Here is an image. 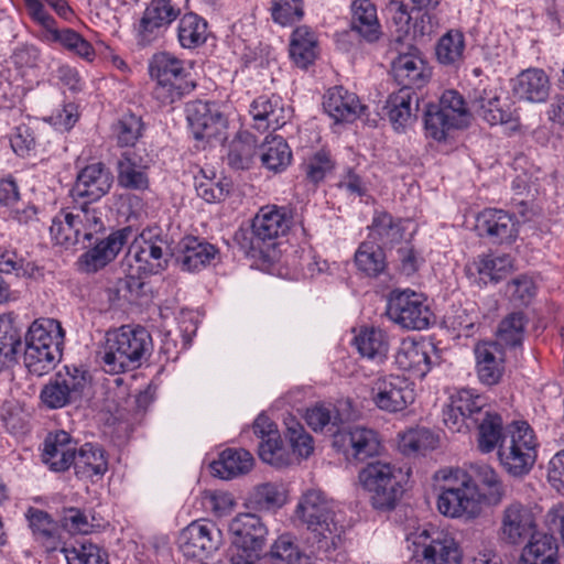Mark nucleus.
I'll return each mask as SVG.
<instances>
[{
  "mask_svg": "<svg viewBox=\"0 0 564 564\" xmlns=\"http://www.w3.org/2000/svg\"><path fill=\"white\" fill-rule=\"evenodd\" d=\"M464 48L465 40L463 33L453 30L448 31L437 43V59L445 65L454 64L462 58Z\"/></svg>",
  "mask_w": 564,
  "mask_h": 564,
  "instance_id": "nucleus-59",
  "label": "nucleus"
},
{
  "mask_svg": "<svg viewBox=\"0 0 564 564\" xmlns=\"http://www.w3.org/2000/svg\"><path fill=\"white\" fill-rule=\"evenodd\" d=\"M68 209L70 212L69 219L75 221L83 243L90 241L94 235L104 230L102 210L94 206L93 203L84 202L68 207Z\"/></svg>",
  "mask_w": 564,
  "mask_h": 564,
  "instance_id": "nucleus-41",
  "label": "nucleus"
},
{
  "mask_svg": "<svg viewBox=\"0 0 564 564\" xmlns=\"http://www.w3.org/2000/svg\"><path fill=\"white\" fill-rule=\"evenodd\" d=\"M303 167L306 178L310 182L317 184L333 171L335 167V161L333 160L329 151L319 150L304 161Z\"/></svg>",
  "mask_w": 564,
  "mask_h": 564,
  "instance_id": "nucleus-63",
  "label": "nucleus"
},
{
  "mask_svg": "<svg viewBox=\"0 0 564 564\" xmlns=\"http://www.w3.org/2000/svg\"><path fill=\"white\" fill-rule=\"evenodd\" d=\"M435 105L448 115V117H453V121H455L460 128L467 124L468 108L464 97L458 91H444L440 101Z\"/></svg>",
  "mask_w": 564,
  "mask_h": 564,
  "instance_id": "nucleus-64",
  "label": "nucleus"
},
{
  "mask_svg": "<svg viewBox=\"0 0 564 564\" xmlns=\"http://www.w3.org/2000/svg\"><path fill=\"white\" fill-rule=\"evenodd\" d=\"M253 433L261 440L258 446L259 457L275 467H284L291 464V457L282 447V441L276 425L264 414L254 420Z\"/></svg>",
  "mask_w": 564,
  "mask_h": 564,
  "instance_id": "nucleus-22",
  "label": "nucleus"
},
{
  "mask_svg": "<svg viewBox=\"0 0 564 564\" xmlns=\"http://www.w3.org/2000/svg\"><path fill=\"white\" fill-rule=\"evenodd\" d=\"M295 516L306 525L307 541L317 552L328 555L343 545L344 524L324 496H304Z\"/></svg>",
  "mask_w": 564,
  "mask_h": 564,
  "instance_id": "nucleus-3",
  "label": "nucleus"
},
{
  "mask_svg": "<svg viewBox=\"0 0 564 564\" xmlns=\"http://www.w3.org/2000/svg\"><path fill=\"white\" fill-rule=\"evenodd\" d=\"M21 347V333L9 319H0V371L15 364Z\"/></svg>",
  "mask_w": 564,
  "mask_h": 564,
  "instance_id": "nucleus-50",
  "label": "nucleus"
},
{
  "mask_svg": "<svg viewBox=\"0 0 564 564\" xmlns=\"http://www.w3.org/2000/svg\"><path fill=\"white\" fill-rule=\"evenodd\" d=\"M29 528L35 541L40 542L47 551H54L59 544V531L56 521L41 509L30 507L25 512Z\"/></svg>",
  "mask_w": 564,
  "mask_h": 564,
  "instance_id": "nucleus-37",
  "label": "nucleus"
},
{
  "mask_svg": "<svg viewBox=\"0 0 564 564\" xmlns=\"http://www.w3.org/2000/svg\"><path fill=\"white\" fill-rule=\"evenodd\" d=\"M469 478V491L480 494L489 491V494H502L503 486L496 470L487 464L470 465L467 470Z\"/></svg>",
  "mask_w": 564,
  "mask_h": 564,
  "instance_id": "nucleus-51",
  "label": "nucleus"
},
{
  "mask_svg": "<svg viewBox=\"0 0 564 564\" xmlns=\"http://www.w3.org/2000/svg\"><path fill=\"white\" fill-rule=\"evenodd\" d=\"M384 109L393 129L404 130L417 118L420 96L415 90L400 88L388 97Z\"/></svg>",
  "mask_w": 564,
  "mask_h": 564,
  "instance_id": "nucleus-28",
  "label": "nucleus"
},
{
  "mask_svg": "<svg viewBox=\"0 0 564 564\" xmlns=\"http://www.w3.org/2000/svg\"><path fill=\"white\" fill-rule=\"evenodd\" d=\"M484 496H437L438 511L451 518H475L481 511Z\"/></svg>",
  "mask_w": 564,
  "mask_h": 564,
  "instance_id": "nucleus-46",
  "label": "nucleus"
},
{
  "mask_svg": "<svg viewBox=\"0 0 564 564\" xmlns=\"http://www.w3.org/2000/svg\"><path fill=\"white\" fill-rule=\"evenodd\" d=\"M437 437L427 429H415L405 432L400 440V448L406 455L424 454L436 447Z\"/></svg>",
  "mask_w": 564,
  "mask_h": 564,
  "instance_id": "nucleus-57",
  "label": "nucleus"
},
{
  "mask_svg": "<svg viewBox=\"0 0 564 564\" xmlns=\"http://www.w3.org/2000/svg\"><path fill=\"white\" fill-rule=\"evenodd\" d=\"M371 234L379 239L383 246L393 245L403 238V229L400 220H397L386 212H377L371 224Z\"/></svg>",
  "mask_w": 564,
  "mask_h": 564,
  "instance_id": "nucleus-55",
  "label": "nucleus"
},
{
  "mask_svg": "<svg viewBox=\"0 0 564 564\" xmlns=\"http://www.w3.org/2000/svg\"><path fill=\"white\" fill-rule=\"evenodd\" d=\"M223 543L221 531L212 522L193 521L178 535V547L186 557L205 558Z\"/></svg>",
  "mask_w": 564,
  "mask_h": 564,
  "instance_id": "nucleus-17",
  "label": "nucleus"
},
{
  "mask_svg": "<svg viewBox=\"0 0 564 564\" xmlns=\"http://www.w3.org/2000/svg\"><path fill=\"white\" fill-rule=\"evenodd\" d=\"M218 254V249L208 241L194 236L184 237L178 243L176 261L183 271L197 272L208 267Z\"/></svg>",
  "mask_w": 564,
  "mask_h": 564,
  "instance_id": "nucleus-27",
  "label": "nucleus"
},
{
  "mask_svg": "<svg viewBox=\"0 0 564 564\" xmlns=\"http://www.w3.org/2000/svg\"><path fill=\"white\" fill-rule=\"evenodd\" d=\"M77 441L63 430L50 432L43 442L42 460L54 471H65L74 463Z\"/></svg>",
  "mask_w": 564,
  "mask_h": 564,
  "instance_id": "nucleus-25",
  "label": "nucleus"
},
{
  "mask_svg": "<svg viewBox=\"0 0 564 564\" xmlns=\"http://www.w3.org/2000/svg\"><path fill=\"white\" fill-rule=\"evenodd\" d=\"M392 73L401 88L411 90L421 89L431 77L424 59L413 53L400 54L392 63Z\"/></svg>",
  "mask_w": 564,
  "mask_h": 564,
  "instance_id": "nucleus-30",
  "label": "nucleus"
},
{
  "mask_svg": "<svg viewBox=\"0 0 564 564\" xmlns=\"http://www.w3.org/2000/svg\"><path fill=\"white\" fill-rule=\"evenodd\" d=\"M476 229L479 236L488 237L494 242H512L518 236V221L502 209L488 208L478 214Z\"/></svg>",
  "mask_w": 564,
  "mask_h": 564,
  "instance_id": "nucleus-24",
  "label": "nucleus"
},
{
  "mask_svg": "<svg viewBox=\"0 0 564 564\" xmlns=\"http://www.w3.org/2000/svg\"><path fill=\"white\" fill-rule=\"evenodd\" d=\"M467 270H475L485 283H498L513 270V259L510 254H482L478 256Z\"/></svg>",
  "mask_w": 564,
  "mask_h": 564,
  "instance_id": "nucleus-43",
  "label": "nucleus"
},
{
  "mask_svg": "<svg viewBox=\"0 0 564 564\" xmlns=\"http://www.w3.org/2000/svg\"><path fill=\"white\" fill-rule=\"evenodd\" d=\"M152 346V337L144 327L121 326L107 333L98 356L106 372L121 373L139 368Z\"/></svg>",
  "mask_w": 564,
  "mask_h": 564,
  "instance_id": "nucleus-4",
  "label": "nucleus"
},
{
  "mask_svg": "<svg viewBox=\"0 0 564 564\" xmlns=\"http://www.w3.org/2000/svg\"><path fill=\"white\" fill-rule=\"evenodd\" d=\"M332 445L348 462H364L378 455L380 449L377 433L359 425L337 429Z\"/></svg>",
  "mask_w": 564,
  "mask_h": 564,
  "instance_id": "nucleus-16",
  "label": "nucleus"
},
{
  "mask_svg": "<svg viewBox=\"0 0 564 564\" xmlns=\"http://www.w3.org/2000/svg\"><path fill=\"white\" fill-rule=\"evenodd\" d=\"M413 544L421 552V564H460L462 552L455 539L435 527L419 530Z\"/></svg>",
  "mask_w": 564,
  "mask_h": 564,
  "instance_id": "nucleus-13",
  "label": "nucleus"
},
{
  "mask_svg": "<svg viewBox=\"0 0 564 564\" xmlns=\"http://www.w3.org/2000/svg\"><path fill=\"white\" fill-rule=\"evenodd\" d=\"M70 212L67 208L62 209L54 216L50 227V234L55 245L68 249L78 243H83L75 221L69 219Z\"/></svg>",
  "mask_w": 564,
  "mask_h": 564,
  "instance_id": "nucleus-49",
  "label": "nucleus"
},
{
  "mask_svg": "<svg viewBox=\"0 0 564 564\" xmlns=\"http://www.w3.org/2000/svg\"><path fill=\"white\" fill-rule=\"evenodd\" d=\"M316 33L307 25L297 26L290 39V57L301 68H306L317 56Z\"/></svg>",
  "mask_w": 564,
  "mask_h": 564,
  "instance_id": "nucleus-38",
  "label": "nucleus"
},
{
  "mask_svg": "<svg viewBox=\"0 0 564 564\" xmlns=\"http://www.w3.org/2000/svg\"><path fill=\"white\" fill-rule=\"evenodd\" d=\"M149 74L155 82L152 95L161 106H170L192 93L196 83L185 62L171 53L160 52L149 62Z\"/></svg>",
  "mask_w": 564,
  "mask_h": 564,
  "instance_id": "nucleus-7",
  "label": "nucleus"
},
{
  "mask_svg": "<svg viewBox=\"0 0 564 564\" xmlns=\"http://www.w3.org/2000/svg\"><path fill=\"white\" fill-rule=\"evenodd\" d=\"M86 371L65 366L53 375L40 392L41 402L51 410L65 408L82 398L87 383Z\"/></svg>",
  "mask_w": 564,
  "mask_h": 564,
  "instance_id": "nucleus-11",
  "label": "nucleus"
},
{
  "mask_svg": "<svg viewBox=\"0 0 564 564\" xmlns=\"http://www.w3.org/2000/svg\"><path fill=\"white\" fill-rule=\"evenodd\" d=\"M270 564H311V558L289 534L280 535L271 545Z\"/></svg>",
  "mask_w": 564,
  "mask_h": 564,
  "instance_id": "nucleus-47",
  "label": "nucleus"
},
{
  "mask_svg": "<svg viewBox=\"0 0 564 564\" xmlns=\"http://www.w3.org/2000/svg\"><path fill=\"white\" fill-rule=\"evenodd\" d=\"M424 128L430 138L442 141L446 139L451 130L460 127L453 121V117H448L435 104H429L424 111Z\"/></svg>",
  "mask_w": 564,
  "mask_h": 564,
  "instance_id": "nucleus-52",
  "label": "nucleus"
},
{
  "mask_svg": "<svg viewBox=\"0 0 564 564\" xmlns=\"http://www.w3.org/2000/svg\"><path fill=\"white\" fill-rule=\"evenodd\" d=\"M113 176L101 162L93 163L82 169L72 189L75 198H85L94 203L104 197L111 188Z\"/></svg>",
  "mask_w": 564,
  "mask_h": 564,
  "instance_id": "nucleus-21",
  "label": "nucleus"
},
{
  "mask_svg": "<svg viewBox=\"0 0 564 564\" xmlns=\"http://www.w3.org/2000/svg\"><path fill=\"white\" fill-rule=\"evenodd\" d=\"M262 166L274 173L283 172L292 161V151L281 135H268L258 149Z\"/></svg>",
  "mask_w": 564,
  "mask_h": 564,
  "instance_id": "nucleus-39",
  "label": "nucleus"
},
{
  "mask_svg": "<svg viewBox=\"0 0 564 564\" xmlns=\"http://www.w3.org/2000/svg\"><path fill=\"white\" fill-rule=\"evenodd\" d=\"M150 164L149 155L147 153L142 154L139 149L122 152L117 162L118 185L132 191L143 192L148 189Z\"/></svg>",
  "mask_w": 564,
  "mask_h": 564,
  "instance_id": "nucleus-20",
  "label": "nucleus"
},
{
  "mask_svg": "<svg viewBox=\"0 0 564 564\" xmlns=\"http://www.w3.org/2000/svg\"><path fill=\"white\" fill-rule=\"evenodd\" d=\"M386 314L401 327L416 330L427 328L433 317L423 295L409 289L390 293Z\"/></svg>",
  "mask_w": 564,
  "mask_h": 564,
  "instance_id": "nucleus-10",
  "label": "nucleus"
},
{
  "mask_svg": "<svg viewBox=\"0 0 564 564\" xmlns=\"http://www.w3.org/2000/svg\"><path fill=\"white\" fill-rule=\"evenodd\" d=\"M0 419L6 430L14 435L28 430L30 414L17 401H6L0 406Z\"/></svg>",
  "mask_w": 564,
  "mask_h": 564,
  "instance_id": "nucleus-60",
  "label": "nucleus"
},
{
  "mask_svg": "<svg viewBox=\"0 0 564 564\" xmlns=\"http://www.w3.org/2000/svg\"><path fill=\"white\" fill-rule=\"evenodd\" d=\"M252 455L243 448H226L218 459L210 463L213 476L224 480H230L248 474L253 467Z\"/></svg>",
  "mask_w": 564,
  "mask_h": 564,
  "instance_id": "nucleus-35",
  "label": "nucleus"
},
{
  "mask_svg": "<svg viewBox=\"0 0 564 564\" xmlns=\"http://www.w3.org/2000/svg\"><path fill=\"white\" fill-rule=\"evenodd\" d=\"M350 26L368 43L377 42L382 30L378 19L377 7L371 0H354L350 4Z\"/></svg>",
  "mask_w": 564,
  "mask_h": 564,
  "instance_id": "nucleus-34",
  "label": "nucleus"
},
{
  "mask_svg": "<svg viewBox=\"0 0 564 564\" xmlns=\"http://www.w3.org/2000/svg\"><path fill=\"white\" fill-rule=\"evenodd\" d=\"M285 496H249L245 505L248 512L232 519L229 531L232 552L259 558L268 535V529L253 511H274L285 503Z\"/></svg>",
  "mask_w": 564,
  "mask_h": 564,
  "instance_id": "nucleus-5",
  "label": "nucleus"
},
{
  "mask_svg": "<svg viewBox=\"0 0 564 564\" xmlns=\"http://www.w3.org/2000/svg\"><path fill=\"white\" fill-rule=\"evenodd\" d=\"M527 325L525 315L522 312H513L507 315L499 324L498 343L509 347L522 344Z\"/></svg>",
  "mask_w": 564,
  "mask_h": 564,
  "instance_id": "nucleus-54",
  "label": "nucleus"
},
{
  "mask_svg": "<svg viewBox=\"0 0 564 564\" xmlns=\"http://www.w3.org/2000/svg\"><path fill=\"white\" fill-rule=\"evenodd\" d=\"M479 380L487 386L497 384L503 373V351L499 343H480L475 347Z\"/></svg>",
  "mask_w": 564,
  "mask_h": 564,
  "instance_id": "nucleus-33",
  "label": "nucleus"
},
{
  "mask_svg": "<svg viewBox=\"0 0 564 564\" xmlns=\"http://www.w3.org/2000/svg\"><path fill=\"white\" fill-rule=\"evenodd\" d=\"M170 256L169 237L160 226H149L135 235L128 252L135 262V270L145 275L162 272Z\"/></svg>",
  "mask_w": 564,
  "mask_h": 564,
  "instance_id": "nucleus-9",
  "label": "nucleus"
},
{
  "mask_svg": "<svg viewBox=\"0 0 564 564\" xmlns=\"http://www.w3.org/2000/svg\"><path fill=\"white\" fill-rule=\"evenodd\" d=\"M501 532L502 539L511 544L531 538L536 532L532 512L521 505H511L505 511Z\"/></svg>",
  "mask_w": 564,
  "mask_h": 564,
  "instance_id": "nucleus-32",
  "label": "nucleus"
},
{
  "mask_svg": "<svg viewBox=\"0 0 564 564\" xmlns=\"http://www.w3.org/2000/svg\"><path fill=\"white\" fill-rule=\"evenodd\" d=\"M370 399L381 411L402 412L415 400L413 383L399 375L380 376L371 383Z\"/></svg>",
  "mask_w": 564,
  "mask_h": 564,
  "instance_id": "nucleus-14",
  "label": "nucleus"
},
{
  "mask_svg": "<svg viewBox=\"0 0 564 564\" xmlns=\"http://www.w3.org/2000/svg\"><path fill=\"white\" fill-rule=\"evenodd\" d=\"M498 454L501 465L510 475L528 474L536 458V440L531 426L524 421L509 424Z\"/></svg>",
  "mask_w": 564,
  "mask_h": 564,
  "instance_id": "nucleus-8",
  "label": "nucleus"
},
{
  "mask_svg": "<svg viewBox=\"0 0 564 564\" xmlns=\"http://www.w3.org/2000/svg\"><path fill=\"white\" fill-rule=\"evenodd\" d=\"M411 468H394L380 460L369 463L358 474L359 485L369 494H405L413 490Z\"/></svg>",
  "mask_w": 564,
  "mask_h": 564,
  "instance_id": "nucleus-12",
  "label": "nucleus"
},
{
  "mask_svg": "<svg viewBox=\"0 0 564 564\" xmlns=\"http://www.w3.org/2000/svg\"><path fill=\"white\" fill-rule=\"evenodd\" d=\"M72 466L79 478L101 476L108 470L106 452L98 444L85 443L76 448Z\"/></svg>",
  "mask_w": 564,
  "mask_h": 564,
  "instance_id": "nucleus-36",
  "label": "nucleus"
},
{
  "mask_svg": "<svg viewBox=\"0 0 564 564\" xmlns=\"http://www.w3.org/2000/svg\"><path fill=\"white\" fill-rule=\"evenodd\" d=\"M438 358L436 348L431 341L406 338L401 341L394 362L399 369L423 379Z\"/></svg>",
  "mask_w": 564,
  "mask_h": 564,
  "instance_id": "nucleus-18",
  "label": "nucleus"
},
{
  "mask_svg": "<svg viewBox=\"0 0 564 564\" xmlns=\"http://www.w3.org/2000/svg\"><path fill=\"white\" fill-rule=\"evenodd\" d=\"M257 153L259 152L254 137L251 134L239 135L229 145L228 164L236 170H247Z\"/></svg>",
  "mask_w": 564,
  "mask_h": 564,
  "instance_id": "nucleus-53",
  "label": "nucleus"
},
{
  "mask_svg": "<svg viewBox=\"0 0 564 564\" xmlns=\"http://www.w3.org/2000/svg\"><path fill=\"white\" fill-rule=\"evenodd\" d=\"M144 124L134 113L122 115L111 127V135L120 148L134 147L142 137Z\"/></svg>",
  "mask_w": 564,
  "mask_h": 564,
  "instance_id": "nucleus-48",
  "label": "nucleus"
},
{
  "mask_svg": "<svg viewBox=\"0 0 564 564\" xmlns=\"http://www.w3.org/2000/svg\"><path fill=\"white\" fill-rule=\"evenodd\" d=\"M323 106L337 123L354 122L366 108L355 93L348 91L343 86L330 88L325 96Z\"/></svg>",
  "mask_w": 564,
  "mask_h": 564,
  "instance_id": "nucleus-31",
  "label": "nucleus"
},
{
  "mask_svg": "<svg viewBox=\"0 0 564 564\" xmlns=\"http://www.w3.org/2000/svg\"><path fill=\"white\" fill-rule=\"evenodd\" d=\"M207 21L194 12H187L180 18L177 24V40L183 48L194 50L208 39Z\"/></svg>",
  "mask_w": 564,
  "mask_h": 564,
  "instance_id": "nucleus-42",
  "label": "nucleus"
},
{
  "mask_svg": "<svg viewBox=\"0 0 564 564\" xmlns=\"http://www.w3.org/2000/svg\"><path fill=\"white\" fill-rule=\"evenodd\" d=\"M434 487L438 494H465L469 491L467 471L456 469H442L434 475Z\"/></svg>",
  "mask_w": 564,
  "mask_h": 564,
  "instance_id": "nucleus-56",
  "label": "nucleus"
},
{
  "mask_svg": "<svg viewBox=\"0 0 564 564\" xmlns=\"http://www.w3.org/2000/svg\"><path fill=\"white\" fill-rule=\"evenodd\" d=\"M357 269L369 278H377L387 268L386 254L382 247L373 241H364L355 252Z\"/></svg>",
  "mask_w": 564,
  "mask_h": 564,
  "instance_id": "nucleus-45",
  "label": "nucleus"
},
{
  "mask_svg": "<svg viewBox=\"0 0 564 564\" xmlns=\"http://www.w3.org/2000/svg\"><path fill=\"white\" fill-rule=\"evenodd\" d=\"M557 544L555 539L543 532H535L524 546L521 564H556Z\"/></svg>",
  "mask_w": 564,
  "mask_h": 564,
  "instance_id": "nucleus-40",
  "label": "nucleus"
},
{
  "mask_svg": "<svg viewBox=\"0 0 564 564\" xmlns=\"http://www.w3.org/2000/svg\"><path fill=\"white\" fill-rule=\"evenodd\" d=\"M270 12L272 20L282 25H290L304 17L303 0H271Z\"/></svg>",
  "mask_w": 564,
  "mask_h": 564,
  "instance_id": "nucleus-61",
  "label": "nucleus"
},
{
  "mask_svg": "<svg viewBox=\"0 0 564 564\" xmlns=\"http://www.w3.org/2000/svg\"><path fill=\"white\" fill-rule=\"evenodd\" d=\"M62 551L67 564H108L106 554L93 543H79Z\"/></svg>",
  "mask_w": 564,
  "mask_h": 564,
  "instance_id": "nucleus-62",
  "label": "nucleus"
},
{
  "mask_svg": "<svg viewBox=\"0 0 564 564\" xmlns=\"http://www.w3.org/2000/svg\"><path fill=\"white\" fill-rule=\"evenodd\" d=\"M288 112L283 99L274 94L259 96L250 106V115L254 121L253 127L262 132L283 127L288 120Z\"/></svg>",
  "mask_w": 564,
  "mask_h": 564,
  "instance_id": "nucleus-29",
  "label": "nucleus"
},
{
  "mask_svg": "<svg viewBox=\"0 0 564 564\" xmlns=\"http://www.w3.org/2000/svg\"><path fill=\"white\" fill-rule=\"evenodd\" d=\"M285 437L288 438L293 453L297 455V457L307 458L314 451L313 437L294 417H289L285 421Z\"/></svg>",
  "mask_w": 564,
  "mask_h": 564,
  "instance_id": "nucleus-58",
  "label": "nucleus"
},
{
  "mask_svg": "<svg viewBox=\"0 0 564 564\" xmlns=\"http://www.w3.org/2000/svg\"><path fill=\"white\" fill-rule=\"evenodd\" d=\"M443 422L454 433L478 431V448L491 453L505 436L502 417L491 410L486 398L470 389L453 394L443 410Z\"/></svg>",
  "mask_w": 564,
  "mask_h": 564,
  "instance_id": "nucleus-1",
  "label": "nucleus"
},
{
  "mask_svg": "<svg viewBox=\"0 0 564 564\" xmlns=\"http://www.w3.org/2000/svg\"><path fill=\"white\" fill-rule=\"evenodd\" d=\"M355 345L362 357L382 362L388 355L387 334L376 327H366L355 337Z\"/></svg>",
  "mask_w": 564,
  "mask_h": 564,
  "instance_id": "nucleus-44",
  "label": "nucleus"
},
{
  "mask_svg": "<svg viewBox=\"0 0 564 564\" xmlns=\"http://www.w3.org/2000/svg\"><path fill=\"white\" fill-rule=\"evenodd\" d=\"M132 236L133 230L130 226L111 232L79 257L77 261L79 270L85 273H95L105 268L116 259Z\"/></svg>",
  "mask_w": 564,
  "mask_h": 564,
  "instance_id": "nucleus-19",
  "label": "nucleus"
},
{
  "mask_svg": "<svg viewBox=\"0 0 564 564\" xmlns=\"http://www.w3.org/2000/svg\"><path fill=\"white\" fill-rule=\"evenodd\" d=\"M65 333L53 318H37L25 334L24 365L30 373L42 377L61 360Z\"/></svg>",
  "mask_w": 564,
  "mask_h": 564,
  "instance_id": "nucleus-6",
  "label": "nucleus"
},
{
  "mask_svg": "<svg viewBox=\"0 0 564 564\" xmlns=\"http://www.w3.org/2000/svg\"><path fill=\"white\" fill-rule=\"evenodd\" d=\"M511 90L519 100L545 102L551 91L550 76L542 68H527L511 80Z\"/></svg>",
  "mask_w": 564,
  "mask_h": 564,
  "instance_id": "nucleus-26",
  "label": "nucleus"
},
{
  "mask_svg": "<svg viewBox=\"0 0 564 564\" xmlns=\"http://www.w3.org/2000/svg\"><path fill=\"white\" fill-rule=\"evenodd\" d=\"M186 118L196 140L216 138L225 127V119L215 104L195 100L186 106Z\"/></svg>",
  "mask_w": 564,
  "mask_h": 564,
  "instance_id": "nucleus-23",
  "label": "nucleus"
},
{
  "mask_svg": "<svg viewBox=\"0 0 564 564\" xmlns=\"http://www.w3.org/2000/svg\"><path fill=\"white\" fill-rule=\"evenodd\" d=\"M293 224V212L286 206L267 205L259 209L249 228L236 231L234 240L251 258L272 260L276 240L286 235Z\"/></svg>",
  "mask_w": 564,
  "mask_h": 564,
  "instance_id": "nucleus-2",
  "label": "nucleus"
},
{
  "mask_svg": "<svg viewBox=\"0 0 564 564\" xmlns=\"http://www.w3.org/2000/svg\"><path fill=\"white\" fill-rule=\"evenodd\" d=\"M180 15L181 8L172 0H151L135 26L138 44L148 46L161 39Z\"/></svg>",
  "mask_w": 564,
  "mask_h": 564,
  "instance_id": "nucleus-15",
  "label": "nucleus"
}]
</instances>
